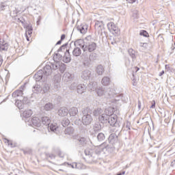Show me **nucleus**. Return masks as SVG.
Masks as SVG:
<instances>
[{
    "instance_id": "1",
    "label": "nucleus",
    "mask_w": 175,
    "mask_h": 175,
    "mask_svg": "<svg viewBox=\"0 0 175 175\" xmlns=\"http://www.w3.org/2000/svg\"><path fill=\"white\" fill-rule=\"evenodd\" d=\"M110 151H111V146L107 142H104L100 146L95 144L94 149L87 148L85 150V159L91 163L96 161V156L99 155V154H109Z\"/></svg>"
},
{
    "instance_id": "2",
    "label": "nucleus",
    "mask_w": 175,
    "mask_h": 175,
    "mask_svg": "<svg viewBox=\"0 0 175 175\" xmlns=\"http://www.w3.org/2000/svg\"><path fill=\"white\" fill-rule=\"evenodd\" d=\"M93 87H91V83L90 85V88L91 91H96L98 96H104V98H106L107 99H109L110 98H113L114 95H116V90L113 88H96V83H92Z\"/></svg>"
},
{
    "instance_id": "3",
    "label": "nucleus",
    "mask_w": 175,
    "mask_h": 175,
    "mask_svg": "<svg viewBox=\"0 0 175 175\" xmlns=\"http://www.w3.org/2000/svg\"><path fill=\"white\" fill-rule=\"evenodd\" d=\"M49 90H50V86L47 83H44L42 87L40 86V84L37 83L33 87V91L36 94H46V92H49Z\"/></svg>"
},
{
    "instance_id": "4",
    "label": "nucleus",
    "mask_w": 175,
    "mask_h": 175,
    "mask_svg": "<svg viewBox=\"0 0 175 175\" xmlns=\"http://www.w3.org/2000/svg\"><path fill=\"white\" fill-rule=\"evenodd\" d=\"M113 115V111H111V108L105 109L104 113L98 117V120L102 122V124H105L107 122L109 118Z\"/></svg>"
},
{
    "instance_id": "5",
    "label": "nucleus",
    "mask_w": 175,
    "mask_h": 175,
    "mask_svg": "<svg viewBox=\"0 0 175 175\" xmlns=\"http://www.w3.org/2000/svg\"><path fill=\"white\" fill-rule=\"evenodd\" d=\"M27 125H31V126H36L39 128L42 125V121L38 117H33L31 119H29V121L26 122Z\"/></svg>"
},
{
    "instance_id": "6",
    "label": "nucleus",
    "mask_w": 175,
    "mask_h": 175,
    "mask_svg": "<svg viewBox=\"0 0 175 175\" xmlns=\"http://www.w3.org/2000/svg\"><path fill=\"white\" fill-rule=\"evenodd\" d=\"M82 122L83 125H90L92 122V116L85 111H83Z\"/></svg>"
},
{
    "instance_id": "7",
    "label": "nucleus",
    "mask_w": 175,
    "mask_h": 175,
    "mask_svg": "<svg viewBox=\"0 0 175 175\" xmlns=\"http://www.w3.org/2000/svg\"><path fill=\"white\" fill-rule=\"evenodd\" d=\"M108 29L113 35L117 36L120 35V29L118 27L114 24V23L111 22L107 24Z\"/></svg>"
},
{
    "instance_id": "8",
    "label": "nucleus",
    "mask_w": 175,
    "mask_h": 175,
    "mask_svg": "<svg viewBox=\"0 0 175 175\" xmlns=\"http://www.w3.org/2000/svg\"><path fill=\"white\" fill-rule=\"evenodd\" d=\"M87 44V38L84 40L79 39L74 42L75 47H81L82 50H85V44Z\"/></svg>"
},
{
    "instance_id": "9",
    "label": "nucleus",
    "mask_w": 175,
    "mask_h": 175,
    "mask_svg": "<svg viewBox=\"0 0 175 175\" xmlns=\"http://www.w3.org/2000/svg\"><path fill=\"white\" fill-rule=\"evenodd\" d=\"M105 28V25H103V22L97 21L95 23V29L96 32H98V35H102V31Z\"/></svg>"
},
{
    "instance_id": "10",
    "label": "nucleus",
    "mask_w": 175,
    "mask_h": 175,
    "mask_svg": "<svg viewBox=\"0 0 175 175\" xmlns=\"http://www.w3.org/2000/svg\"><path fill=\"white\" fill-rule=\"evenodd\" d=\"M94 50H96V44L94 42H90L88 44H86L85 46V50L83 51H89V53H92V51H94Z\"/></svg>"
},
{
    "instance_id": "11",
    "label": "nucleus",
    "mask_w": 175,
    "mask_h": 175,
    "mask_svg": "<svg viewBox=\"0 0 175 175\" xmlns=\"http://www.w3.org/2000/svg\"><path fill=\"white\" fill-rule=\"evenodd\" d=\"M117 118H118L117 115L113 114V115H111L107 119V122H109V125H111V126H117V125H118V124H117Z\"/></svg>"
},
{
    "instance_id": "12",
    "label": "nucleus",
    "mask_w": 175,
    "mask_h": 175,
    "mask_svg": "<svg viewBox=\"0 0 175 175\" xmlns=\"http://www.w3.org/2000/svg\"><path fill=\"white\" fill-rule=\"evenodd\" d=\"M49 131L53 132L54 133H59V127H58V124L57 123H53L48 127Z\"/></svg>"
},
{
    "instance_id": "13",
    "label": "nucleus",
    "mask_w": 175,
    "mask_h": 175,
    "mask_svg": "<svg viewBox=\"0 0 175 175\" xmlns=\"http://www.w3.org/2000/svg\"><path fill=\"white\" fill-rule=\"evenodd\" d=\"M52 72V68L51 66L50 65H46L44 67V69L42 70V74H44V76H50Z\"/></svg>"
},
{
    "instance_id": "14",
    "label": "nucleus",
    "mask_w": 175,
    "mask_h": 175,
    "mask_svg": "<svg viewBox=\"0 0 175 175\" xmlns=\"http://www.w3.org/2000/svg\"><path fill=\"white\" fill-rule=\"evenodd\" d=\"M108 140L109 143H111V144H116V143L118 142V137L117 135L112 133L109 135Z\"/></svg>"
},
{
    "instance_id": "15",
    "label": "nucleus",
    "mask_w": 175,
    "mask_h": 175,
    "mask_svg": "<svg viewBox=\"0 0 175 175\" xmlns=\"http://www.w3.org/2000/svg\"><path fill=\"white\" fill-rule=\"evenodd\" d=\"M77 30L79 31L81 33H83V35L85 33H87V31H88V25L82 24L77 27Z\"/></svg>"
},
{
    "instance_id": "16",
    "label": "nucleus",
    "mask_w": 175,
    "mask_h": 175,
    "mask_svg": "<svg viewBox=\"0 0 175 175\" xmlns=\"http://www.w3.org/2000/svg\"><path fill=\"white\" fill-rule=\"evenodd\" d=\"M27 98H24L23 101L21 100H16L15 105L17 106L18 108H19L20 110L24 107V103H27Z\"/></svg>"
},
{
    "instance_id": "17",
    "label": "nucleus",
    "mask_w": 175,
    "mask_h": 175,
    "mask_svg": "<svg viewBox=\"0 0 175 175\" xmlns=\"http://www.w3.org/2000/svg\"><path fill=\"white\" fill-rule=\"evenodd\" d=\"M81 77L83 79V80H90V77H91V71L88 70H84L81 73Z\"/></svg>"
},
{
    "instance_id": "18",
    "label": "nucleus",
    "mask_w": 175,
    "mask_h": 175,
    "mask_svg": "<svg viewBox=\"0 0 175 175\" xmlns=\"http://www.w3.org/2000/svg\"><path fill=\"white\" fill-rule=\"evenodd\" d=\"M68 113H69V111H68V109L65 107H62L58 110V115L60 117H66Z\"/></svg>"
},
{
    "instance_id": "19",
    "label": "nucleus",
    "mask_w": 175,
    "mask_h": 175,
    "mask_svg": "<svg viewBox=\"0 0 175 175\" xmlns=\"http://www.w3.org/2000/svg\"><path fill=\"white\" fill-rule=\"evenodd\" d=\"M72 60V58L70 57V53H69V50H66L65 52V55L63 57V61L66 64H69V62Z\"/></svg>"
},
{
    "instance_id": "20",
    "label": "nucleus",
    "mask_w": 175,
    "mask_h": 175,
    "mask_svg": "<svg viewBox=\"0 0 175 175\" xmlns=\"http://www.w3.org/2000/svg\"><path fill=\"white\" fill-rule=\"evenodd\" d=\"M43 70H40L36 74L34 75V79L36 81H40L43 79Z\"/></svg>"
},
{
    "instance_id": "21",
    "label": "nucleus",
    "mask_w": 175,
    "mask_h": 175,
    "mask_svg": "<svg viewBox=\"0 0 175 175\" xmlns=\"http://www.w3.org/2000/svg\"><path fill=\"white\" fill-rule=\"evenodd\" d=\"M8 49H9V44L5 41H0V51H7Z\"/></svg>"
},
{
    "instance_id": "22",
    "label": "nucleus",
    "mask_w": 175,
    "mask_h": 175,
    "mask_svg": "<svg viewBox=\"0 0 175 175\" xmlns=\"http://www.w3.org/2000/svg\"><path fill=\"white\" fill-rule=\"evenodd\" d=\"M72 79V74L69 72H65L62 77V80H64V81H65L66 83H68V81H70Z\"/></svg>"
},
{
    "instance_id": "23",
    "label": "nucleus",
    "mask_w": 175,
    "mask_h": 175,
    "mask_svg": "<svg viewBox=\"0 0 175 175\" xmlns=\"http://www.w3.org/2000/svg\"><path fill=\"white\" fill-rule=\"evenodd\" d=\"M77 93L78 94H83L85 92V90L87 89V86L85 85L81 84L77 86Z\"/></svg>"
},
{
    "instance_id": "24",
    "label": "nucleus",
    "mask_w": 175,
    "mask_h": 175,
    "mask_svg": "<svg viewBox=\"0 0 175 175\" xmlns=\"http://www.w3.org/2000/svg\"><path fill=\"white\" fill-rule=\"evenodd\" d=\"M139 18V12L137 10H133L131 14V20L135 22L137 21Z\"/></svg>"
},
{
    "instance_id": "25",
    "label": "nucleus",
    "mask_w": 175,
    "mask_h": 175,
    "mask_svg": "<svg viewBox=\"0 0 175 175\" xmlns=\"http://www.w3.org/2000/svg\"><path fill=\"white\" fill-rule=\"evenodd\" d=\"M81 55V49L76 46L72 51V55H74V57H80Z\"/></svg>"
},
{
    "instance_id": "26",
    "label": "nucleus",
    "mask_w": 175,
    "mask_h": 175,
    "mask_svg": "<svg viewBox=\"0 0 175 175\" xmlns=\"http://www.w3.org/2000/svg\"><path fill=\"white\" fill-rule=\"evenodd\" d=\"M96 72L98 74L99 76H102V75H103V72H105V68H103V66L100 64L97 66Z\"/></svg>"
},
{
    "instance_id": "27",
    "label": "nucleus",
    "mask_w": 175,
    "mask_h": 175,
    "mask_svg": "<svg viewBox=\"0 0 175 175\" xmlns=\"http://www.w3.org/2000/svg\"><path fill=\"white\" fill-rule=\"evenodd\" d=\"M77 113H79V109H77L76 107H72L69 111V114L71 117L77 116Z\"/></svg>"
},
{
    "instance_id": "28",
    "label": "nucleus",
    "mask_w": 175,
    "mask_h": 175,
    "mask_svg": "<svg viewBox=\"0 0 175 175\" xmlns=\"http://www.w3.org/2000/svg\"><path fill=\"white\" fill-rule=\"evenodd\" d=\"M32 114H33L32 110L27 109L23 111V117H25V118H29V117H31V116H32Z\"/></svg>"
},
{
    "instance_id": "29",
    "label": "nucleus",
    "mask_w": 175,
    "mask_h": 175,
    "mask_svg": "<svg viewBox=\"0 0 175 175\" xmlns=\"http://www.w3.org/2000/svg\"><path fill=\"white\" fill-rule=\"evenodd\" d=\"M42 122L43 125H50V122H51V120H50V118L47 116H44L42 118Z\"/></svg>"
},
{
    "instance_id": "30",
    "label": "nucleus",
    "mask_w": 175,
    "mask_h": 175,
    "mask_svg": "<svg viewBox=\"0 0 175 175\" xmlns=\"http://www.w3.org/2000/svg\"><path fill=\"white\" fill-rule=\"evenodd\" d=\"M101 83L103 85H109L110 84V78L109 77H104L102 79Z\"/></svg>"
},
{
    "instance_id": "31",
    "label": "nucleus",
    "mask_w": 175,
    "mask_h": 175,
    "mask_svg": "<svg viewBox=\"0 0 175 175\" xmlns=\"http://www.w3.org/2000/svg\"><path fill=\"white\" fill-rule=\"evenodd\" d=\"M13 98H18L23 96V92L21 90H16L12 93Z\"/></svg>"
},
{
    "instance_id": "32",
    "label": "nucleus",
    "mask_w": 175,
    "mask_h": 175,
    "mask_svg": "<svg viewBox=\"0 0 175 175\" xmlns=\"http://www.w3.org/2000/svg\"><path fill=\"white\" fill-rule=\"evenodd\" d=\"M44 108L46 111H49L54 109V105L52 103H49L44 105Z\"/></svg>"
},
{
    "instance_id": "33",
    "label": "nucleus",
    "mask_w": 175,
    "mask_h": 175,
    "mask_svg": "<svg viewBox=\"0 0 175 175\" xmlns=\"http://www.w3.org/2000/svg\"><path fill=\"white\" fill-rule=\"evenodd\" d=\"M70 124V120H69V119H68L67 118H64L62 120V126H68V125H69Z\"/></svg>"
},
{
    "instance_id": "34",
    "label": "nucleus",
    "mask_w": 175,
    "mask_h": 175,
    "mask_svg": "<svg viewBox=\"0 0 175 175\" xmlns=\"http://www.w3.org/2000/svg\"><path fill=\"white\" fill-rule=\"evenodd\" d=\"M74 132L73 127H68L67 129H65L64 133L65 135H72Z\"/></svg>"
},
{
    "instance_id": "35",
    "label": "nucleus",
    "mask_w": 175,
    "mask_h": 175,
    "mask_svg": "<svg viewBox=\"0 0 175 175\" xmlns=\"http://www.w3.org/2000/svg\"><path fill=\"white\" fill-rule=\"evenodd\" d=\"M105 138L106 137H105V134H103V133H100L97 135L98 142H103V140H105Z\"/></svg>"
},
{
    "instance_id": "36",
    "label": "nucleus",
    "mask_w": 175,
    "mask_h": 175,
    "mask_svg": "<svg viewBox=\"0 0 175 175\" xmlns=\"http://www.w3.org/2000/svg\"><path fill=\"white\" fill-rule=\"evenodd\" d=\"M78 142L79 144L84 146V144L87 143V139H85V137H80L78 139Z\"/></svg>"
},
{
    "instance_id": "37",
    "label": "nucleus",
    "mask_w": 175,
    "mask_h": 175,
    "mask_svg": "<svg viewBox=\"0 0 175 175\" xmlns=\"http://www.w3.org/2000/svg\"><path fill=\"white\" fill-rule=\"evenodd\" d=\"M103 113V111L100 108H97L94 111V116H99V114H102Z\"/></svg>"
},
{
    "instance_id": "38",
    "label": "nucleus",
    "mask_w": 175,
    "mask_h": 175,
    "mask_svg": "<svg viewBox=\"0 0 175 175\" xmlns=\"http://www.w3.org/2000/svg\"><path fill=\"white\" fill-rule=\"evenodd\" d=\"M32 26H29L27 27V30L26 31L25 35H29V36H31L32 35Z\"/></svg>"
},
{
    "instance_id": "39",
    "label": "nucleus",
    "mask_w": 175,
    "mask_h": 175,
    "mask_svg": "<svg viewBox=\"0 0 175 175\" xmlns=\"http://www.w3.org/2000/svg\"><path fill=\"white\" fill-rule=\"evenodd\" d=\"M139 35H141V36H144L145 38H148V33L146 30L141 31Z\"/></svg>"
},
{
    "instance_id": "40",
    "label": "nucleus",
    "mask_w": 175,
    "mask_h": 175,
    "mask_svg": "<svg viewBox=\"0 0 175 175\" xmlns=\"http://www.w3.org/2000/svg\"><path fill=\"white\" fill-rule=\"evenodd\" d=\"M59 69L62 73H64V72H65V70L66 69V67L64 64H61L59 67Z\"/></svg>"
},
{
    "instance_id": "41",
    "label": "nucleus",
    "mask_w": 175,
    "mask_h": 175,
    "mask_svg": "<svg viewBox=\"0 0 175 175\" xmlns=\"http://www.w3.org/2000/svg\"><path fill=\"white\" fill-rule=\"evenodd\" d=\"M77 88V81L73 82L70 86V90H76Z\"/></svg>"
},
{
    "instance_id": "42",
    "label": "nucleus",
    "mask_w": 175,
    "mask_h": 175,
    "mask_svg": "<svg viewBox=\"0 0 175 175\" xmlns=\"http://www.w3.org/2000/svg\"><path fill=\"white\" fill-rule=\"evenodd\" d=\"M57 154L60 158H64V157H65V153L61 150H57Z\"/></svg>"
},
{
    "instance_id": "43",
    "label": "nucleus",
    "mask_w": 175,
    "mask_h": 175,
    "mask_svg": "<svg viewBox=\"0 0 175 175\" xmlns=\"http://www.w3.org/2000/svg\"><path fill=\"white\" fill-rule=\"evenodd\" d=\"M61 79H59L56 83H55L54 84V88H55V90H58V88H59V81H60Z\"/></svg>"
},
{
    "instance_id": "44",
    "label": "nucleus",
    "mask_w": 175,
    "mask_h": 175,
    "mask_svg": "<svg viewBox=\"0 0 175 175\" xmlns=\"http://www.w3.org/2000/svg\"><path fill=\"white\" fill-rule=\"evenodd\" d=\"M76 169H84V165H83L81 163H77Z\"/></svg>"
},
{
    "instance_id": "45",
    "label": "nucleus",
    "mask_w": 175,
    "mask_h": 175,
    "mask_svg": "<svg viewBox=\"0 0 175 175\" xmlns=\"http://www.w3.org/2000/svg\"><path fill=\"white\" fill-rule=\"evenodd\" d=\"M59 66H61V64L59 63H56L53 65V69L55 70L57 69H59Z\"/></svg>"
},
{
    "instance_id": "46",
    "label": "nucleus",
    "mask_w": 175,
    "mask_h": 175,
    "mask_svg": "<svg viewBox=\"0 0 175 175\" xmlns=\"http://www.w3.org/2000/svg\"><path fill=\"white\" fill-rule=\"evenodd\" d=\"M65 47L66 46L65 45H62L59 49H58V51H62V50H65Z\"/></svg>"
},
{
    "instance_id": "47",
    "label": "nucleus",
    "mask_w": 175,
    "mask_h": 175,
    "mask_svg": "<svg viewBox=\"0 0 175 175\" xmlns=\"http://www.w3.org/2000/svg\"><path fill=\"white\" fill-rule=\"evenodd\" d=\"M76 165H77V163L70 164V166H71V167H72V169H76Z\"/></svg>"
},
{
    "instance_id": "48",
    "label": "nucleus",
    "mask_w": 175,
    "mask_h": 175,
    "mask_svg": "<svg viewBox=\"0 0 175 175\" xmlns=\"http://www.w3.org/2000/svg\"><path fill=\"white\" fill-rule=\"evenodd\" d=\"M94 128H98L97 129H96V131H99L100 130V126H99V125H98V124L94 125Z\"/></svg>"
},
{
    "instance_id": "49",
    "label": "nucleus",
    "mask_w": 175,
    "mask_h": 175,
    "mask_svg": "<svg viewBox=\"0 0 175 175\" xmlns=\"http://www.w3.org/2000/svg\"><path fill=\"white\" fill-rule=\"evenodd\" d=\"M129 3H135L136 0H126Z\"/></svg>"
},
{
    "instance_id": "50",
    "label": "nucleus",
    "mask_w": 175,
    "mask_h": 175,
    "mask_svg": "<svg viewBox=\"0 0 175 175\" xmlns=\"http://www.w3.org/2000/svg\"><path fill=\"white\" fill-rule=\"evenodd\" d=\"M5 142H7V143H8V144H10L11 147H13V144L10 143V141H9V139H5Z\"/></svg>"
},
{
    "instance_id": "51",
    "label": "nucleus",
    "mask_w": 175,
    "mask_h": 175,
    "mask_svg": "<svg viewBox=\"0 0 175 175\" xmlns=\"http://www.w3.org/2000/svg\"><path fill=\"white\" fill-rule=\"evenodd\" d=\"M165 68L166 70L167 71L170 70V66L169 65H165Z\"/></svg>"
},
{
    "instance_id": "52",
    "label": "nucleus",
    "mask_w": 175,
    "mask_h": 175,
    "mask_svg": "<svg viewBox=\"0 0 175 175\" xmlns=\"http://www.w3.org/2000/svg\"><path fill=\"white\" fill-rule=\"evenodd\" d=\"M171 166H172V167H175V159L171 163Z\"/></svg>"
},
{
    "instance_id": "53",
    "label": "nucleus",
    "mask_w": 175,
    "mask_h": 175,
    "mask_svg": "<svg viewBox=\"0 0 175 175\" xmlns=\"http://www.w3.org/2000/svg\"><path fill=\"white\" fill-rule=\"evenodd\" d=\"M65 34H62V36H61V40H64L65 39Z\"/></svg>"
},
{
    "instance_id": "54",
    "label": "nucleus",
    "mask_w": 175,
    "mask_h": 175,
    "mask_svg": "<svg viewBox=\"0 0 175 175\" xmlns=\"http://www.w3.org/2000/svg\"><path fill=\"white\" fill-rule=\"evenodd\" d=\"M154 103L151 105L150 109H154L155 107V101H153Z\"/></svg>"
},
{
    "instance_id": "55",
    "label": "nucleus",
    "mask_w": 175,
    "mask_h": 175,
    "mask_svg": "<svg viewBox=\"0 0 175 175\" xmlns=\"http://www.w3.org/2000/svg\"><path fill=\"white\" fill-rule=\"evenodd\" d=\"M26 39L27 42H29V37L28 36V34H25Z\"/></svg>"
},
{
    "instance_id": "56",
    "label": "nucleus",
    "mask_w": 175,
    "mask_h": 175,
    "mask_svg": "<svg viewBox=\"0 0 175 175\" xmlns=\"http://www.w3.org/2000/svg\"><path fill=\"white\" fill-rule=\"evenodd\" d=\"M164 74H165V71L163 70L162 72H161L159 73V76H163Z\"/></svg>"
},
{
    "instance_id": "57",
    "label": "nucleus",
    "mask_w": 175,
    "mask_h": 175,
    "mask_svg": "<svg viewBox=\"0 0 175 175\" xmlns=\"http://www.w3.org/2000/svg\"><path fill=\"white\" fill-rule=\"evenodd\" d=\"M142 107V103H140V101L138 102V108L140 109Z\"/></svg>"
},
{
    "instance_id": "58",
    "label": "nucleus",
    "mask_w": 175,
    "mask_h": 175,
    "mask_svg": "<svg viewBox=\"0 0 175 175\" xmlns=\"http://www.w3.org/2000/svg\"><path fill=\"white\" fill-rule=\"evenodd\" d=\"M61 43H62V40H60L56 43V44H61Z\"/></svg>"
},
{
    "instance_id": "59",
    "label": "nucleus",
    "mask_w": 175,
    "mask_h": 175,
    "mask_svg": "<svg viewBox=\"0 0 175 175\" xmlns=\"http://www.w3.org/2000/svg\"><path fill=\"white\" fill-rule=\"evenodd\" d=\"M117 102H120V100H114L113 103H117Z\"/></svg>"
},
{
    "instance_id": "60",
    "label": "nucleus",
    "mask_w": 175,
    "mask_h": 175,
    "mask_svg": "<svg viewBox=\"0 0 175 175\" xmlns=\"http://www.w3.org/2000/svg\"><path fill=\"white\" fill-rule=\"evenodd\" d=\"M135 54H132V55H131V57H132V58H135Z\"/></svg>"
},
{
    "instance_id": "61",
    "label": "nucleus",
    "mask_w": 175,
    "mask_h": 175,
    "mask_svg": "<svg viewBox=\"0 0 175 175\" xmlns=\"http://www.w3.org/2000/svg\"><path fill=\"white\" fill-rule=\"evenodd\" d=\"M51 158H55V156L53 155L52 156H50Z\"/></svg>"
},
{
    "instance_id": "62",
    "label": "nucleus",
    "mask_w": 175,
    "mask_h": 175,
    "mask_svg": "<svg viewBox=\"0 0 175 175\" xmlns=\"http://www.w3.org/2000/svg\"><path fill=\"white\" fill-rule=\"evenodd\" d=\"M144 44H142V43H141L140 46H141V47H143V46H144Z\"/></svg>"
},
{
    "instance_id": "63",
    "label": "nucleus",
    "mask_w": 175,
    "mask_h": 175,
    "mask_svg": "<svg viewBox=\"0 0 175 175\" xmlns=\"http://www.w3.org/2000/svg\"><path fill=\"white\" fill-rule=\"evenodd\" d=\"M1 64H2V60H0V66Z\"/></svg>"
},
{
    "instance_id": "64",
    "label": "nucleus",
    "mask_w": 175,
    "mask_h": 175,
    "mask_svg": "<svg viewBox=\"0 0 175 175\" xmlns=\"http://www.w3.org/2000/svg\"><path fill=\"white\" fill-rule=\"evenodd\" d=\"M0 61H2V57L0 56Z\"/></svg>"
}]
</instances>
